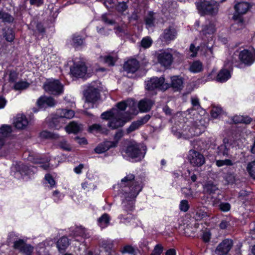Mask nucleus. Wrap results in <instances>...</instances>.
I'll list each match as a JSON object with an SVG mask.
<instances>
[{
  "label": "nucleus",
  "mask_w": 255,
  "mask_h": 255,
  "mask_svg": "<svg viewBox=\"0 0 255 255\" xmlns=\"http://www.w3.org/2000/svg\"><path fill=\"white\" fill-rule=\"evenodd\" d=\"M119 192L125 199L122 202L123 213L119 216L121 222L133 227L137 226L135 219L130 213L134 209V202L142 187L135 180V176L129 173L122 178L117 185Z\"/></svg>",
  "instance_id": "nucleus-1"
},
{
  "label": "nucleus",
  "mask_w": 255,
  "mask_h": 255,
  "mask_svg": "<svg viewBox=\"0 0 255 255\" xmlns=\"http://www.w3.org/2000/svg\"><path fill=\"white\" fill-rule=\"evenodd\" d=\"M146 150L145 146L137 143H132L129 144L122 153L124 158L137 162L144 158Z\"/></svg>",
  "instance_id": "nucleus-2"
},
{
  "label": "nucleus",
  "mask_w": 255,
  "mask_h": 255,
  "mask_svg": "<svg viewBox=\"0 0 255 255\" xmlns=\"http://www.w3.org/2000/svg\"><path fill=\"white\" fill-rule=\"evenodd\" d=\"M196 5L200 14L215 15L218 12L219 2L214 0H200Z\"/></svg>",
  "instance_id": "nucleus-3"
},
{
  "label": "nucleus",
  "mask_w": 255,
  "mask_h": 255,
  "mask_svg": "<svg viewBox=\"0 0 255 255\" xmlns=\"http://www.w3.org/2000/svg\"><path fill=\"white\" fill-rule=\"evenodd\" d=\"M75 115L74 112L69 109H59L57 110L55 117L52 120V123L54 125L53 127L56 129H59L62 125H59L56 123L63 124L64 119H71Z\"/></svg>",
  "instance_id": "nucleus-4"
},
{
  "label": "nucleus",
  "mask_w": 255,
  "mask_h": 255,
  "mask_svg": "<svg viewBox=\"0 0 255 255\" xmlns=\"http://www.w3.org/2000/svg\"><path fill=\"white\" fill-rule=\"evenodd\" d=\"M130 119L125 113L116 111V113L110 119L108 126L112 129L123 127Z\"/></svg>",
  "instance_id": "nucleus-5"
},
{
  "label": "nucleus",
  "mask_w": 255,
  "mask_h": 255,
  "mask_svg": "<svg viewBox=\"0 0 255 255\" xmlns=\"http://www.w3.org/2000/svg\"><path fill=\"white\" fill-rule=\"evenodd\" d=\"M43 87L46 92L54 95H59L63 91V86L59 81H46Z\"/></svg>",
  "instance_id": "nucleus-6"
},
{
  "label": "nucleus",
  "mask_w": 255,
  "mask_h": 255,
  "mask_svg": "<svg viewBox=\"0 0 255 255\" xmlns=\"http://www.w3.org/2000/svg\"><path fill=\"white\" fill-rule=\"evenodd\" d=\"M167 81H146L145 83V89L149 91L159 89L165 91L169 88V85Z\"/></svg>",
  "instance_id": "nucleus-7"
},
{
  "label": "nucleus",
  "mask_w": 255,
  "mask_h": 255,
  "mask_svg": "<svg viewBox=\"0 0 255 255\" xmlns=\"http://www.w3.org/2000/svg\"><path fill=\"white\" fill-rule=\"evenodd\" d=\"M188 159L190 163L194 166H201L205 162L204 156L194 150L189 151Z\"/></svg>",
  "instance_id": "nucleus-8"
},
{
  "label": "nucleus",
  "mask_w": 255,
  "mask_h": 255,
  "mask_svg": "<svg viewBox=\"0 0 255 255\" xmlns=\"http://www.w3.org/2000/svg\"><path fill=\"white\" fill-rule=\"evenodd\" d=\"M158 62L164 67H169L172 63L173 55L168 50L161 51L157 56Z\"/></svg>",
  "instance_id": "nucleus-9"
},
{
  "label": "nucleus",
  "mask_w": 255,
  "mask_h": 255,
  "mask_svg": "<svg viewBox=\"0 0 255 255\" xmlns=\"http://www.w3.org/2000/svg\"><path fill=\"white\" fill-rule=\"evenodd\" d=\"M236 13L233 15V19L239 20V22L242 23L243 20L241 15L246 13L250 8V5L248 2H239L235 5Z\"/></svg>",
  "instance_id": "nucleus-10"
},
{
  "label": "nucleus",
  "mask_w": 255,
  "mask_h": 255,
  "mask_svg": "<svg viewBox=\"0 0 255 255\" xmlns=\"http://www.w3.org/2000/svg\"><path fill=\"white\" fill-rule=\"evenodd\" d=\"M255 51H251L247 49L241 51L239 55L240 61L248 65L252 64L255 60Z\"/></svg>",
  "instance_id": "nucleus-11"
},
{
  "label": "nucleus",
  "mask_w": 255,
  "mask_h": 255,
  "mask_svg": "<svg viewBox=\"0 0 255 255\" xmlns=\"http://www.w3.org/2000/svg\"><path fill=\"white\" fill-rule=\"evenodd\" d=\"M84 95L86 99L87 104L94 103L96 102L100 97L99 91L97 88L89 87L85 91Z\"/></svg>",
  "instance_id": "nucleus-12"
},
{
  "label": "nucleus",
  "mask_w": 255,
  "mask_h": 255,
  "mask_svg": "<svg viewBox=\"0 0 255 255\" xmlns=\"http://www.w3.org/2000/svg\"><path fill=\"white\" fill-rule=\"evenodd\" d=\"M232 246L233 241L231 240H224L217 246L215 253L218 255H225L230 251Z\"/></svg>",
  "instance_id": "nucleus-13"
},
{
  "label": "nucleus",
  "mask_w": 255,
  "mask_h": 255,
  "mask_svg": "<svg viewBox=\"0 0 255 255\" xmlns=\"http://www.w3.org/2000/svg\"><path fill=\"white\" fill-rule=\"evenodd\" d=\"M86 71V67L84 63L82 62L79 64H74V66L70 68L71 74L75 78H83Z\"/></svg>",
  "instance_id": "nucleus-14"
},
{
  "label": "nucleus",
  "mask_w": 255,
  "mask_h": 255,
  "mask_svg": "<svg viewBox=\"0 0 255 255\" xmlns=\"http://www.w3.org/2000/svg\"><path fill=\"white\" fill-rule=\"evenodd\" d=\"M176 36L177 31L176 29L172 26H169L164 30L160 37L163 41L169 43L171 41L174 40Z\"/></svg>",
  "instance_id": "nucleus-15"
},
{
  "label": "nucleus",
  "mask_w": 255,
  "mask_h": 255,
  "mask_svg": "<svg viewBox=\"0 0 255 255\" xmlns=\"http://www.w3.org/2000/svg\"><path fill=\"white\" fill-rule=\"evenodd\" d=\"M17 249H18L23 255H31L34 248L31 245L26 244L23 240L19 239L17 240Z\"/></svg>",
  "instance_id": "nucleus-16"
},
{
  "label": "nucleus",
  "mask_w": 255,
  "mask_h": 255,
  "mask_svg": "<svg viewBox=\"0 0 255 255\" xmlns=\"http://www.w3.org/2000/svg\"><path fill=\"white\" fill-rule=\"evenodd\" d=\"M56 104V101L51 97L41 96L37 101V106L39 108H43L46 106L54 107Z\"/></svg>",
  "instance_id": "nucleus-17"
},
{
  "label": "nucleus",
  "mask_w": 255,
  "mask_h": 255,
  "mask_svg": "<svg viewBox=\"0 0 255 255\" xmlns=\"http://www.w3.org/2000/svg\"><path fill=\"white\" fill-rule=\"evenodd\" d=\"M139 66L138 62L136 59H133L129 60L125 63L124 69L128 73H133L137 71Z\"/></svg>",
  "instance_id": "nucleus-18"
},
{
  "label": "nucleus",
  "mask_w": 255,
  "mask_h": 255,
  "mask_svg": "<svg viewBox=\"0 0 255 255\" xmlns=\"http://www.w3.org/2000/svg\"><path fill=\"white\" fill-rule=\"evenodd\" d=\"M154 102L148 99H143L138 103V108L141 112H147L150 110Z\"/></svg>",
  "instance_id": "nucleus-19"
},
{
  "label": "nucleus",
  "mask_w": 255,
  "mask_h": 255,
  "mask_svg": "<svg viewBox=\"0 0 255 255\" xmlns=\"http://www.w3.org/2000/svg\"><path fill=\"white\" fill-rule=\"evenodd\" d=\"M65 129L68 133H77L82 130L83 126L75 122H71L65 128Z\"/></svg>",
  "instance_id": "nucleus-20"
},
{
  "label": "nucleus",
  "mask_w": 255,
  "mask_h": 255,
  "mask_svg": "<svg viewBox=\"0 0 255 255\" xmlns=\"http://www.w3.org/2000/svg\"><path fill=\"white\" fill-rule=\"evenodd\" d=\"M203 189L204 193L211 194H214L218 190V188L213 182L208 181L203 185Z\"/></svg>",
  "instance_id": "nucleus-21"
},
{
  "label": "nucleus",
  "mask_w": 255,
  "mask_h": 255,
  "mask_svg": "<svg viewBox=\"0 0 255 255\" xmlns=\"http://www.w3.org/2000/svg\"><path fill=\"white\" fill-rule=\"evenodd\" d=\"M36 170V168L34 166L22 165L19 168V172L22 177L24 178L25 176L33 174Z\"/></svg>",
  "instance_id": "nucleus-22"
},
{
  "label": "nucleus",
  "mask_w": 255,
  "mask_h": 255,
  "mask_svg": "<svg viewBox=\"0 0 255 255\" xmlns=\"http://www.w3.org/2000/svg\"><path fill=\"white\" fill-rule=\"evenodd\" d=\"M29 122L23 114L17 115V129H25L28 126Z\"/></svg>",
  "instance_id": "nucleus-23"
},
{
  "label": "nucleus",
  "mask_w": 255,
  "mask_h": 255,
  "mask_svg": "<svg viewBox=\"0 0 255 255\" xmlns=\"http://www.w3.org/2000/svg\"><path fill=\"white\" fill-rule=\"evenodd\" d=\"M12 129L11 126L2 125L0 127V137L6 139L11 136Z\"/></svg>",
  "instance_id": "nucleus-24"
},
{
  "label": "nucleus",
  "mask_w": 255,
  "mask_h": 255,
  "mask_svg": "<svg viewBox=\"0 0 255 255\" xmlns=\"http://www.w3.org/2000/svg\"><path fill=\"white\" fill-rule=\"evenodd\" d=\"M111 148H113V147H112V145L110 141H105L97 146L95 148V151L97 153H102Z\"/></svg>",
  "instance_id": "nucleus-25"
},
{
  "label": "nucleus",
  "mask_w": 255,
  "mask_h": 255,
  "mask_svg": "<svg viewBox=\"0 0 255 255\" xmlns=\"http://www.w3.org/2000/svg\"><path fill=\"white\" fill-rule=\"evenodd\" d=\"M49 159L48 158L46 159L42 158H33L32 162L35 164H39V167L44 170H47L49 168V164L48 163Z\"/></svg>",
  "instance_id": "nucleus-26"
},
{
  "label": "nucleus",
  "mask_w": 255,
  "mask_h": 255,
  "mask_svg": "<svg viewBox=\"0 0 255 255\" xmlns=\"http://www.w3.org/2000/svg\"><path fill=\"white\" fill-rule=\"evenodd\" d=\"M233 121L235 124L243 123L248 124L251 122L252 119L248 116H236L233 118Z\"/></svg>",
  "instance_id": "nucleus-27"
},
{
  "label": "nucleus",
  "mask_w": 255,
  "mask_h": 255,
  "mask_svg": "<svg viewBox=\"0 0 255 255\" xmlns=\"http://www.w3.org/2000/svg\"><path fill=\"white\" fill-rule=\"evenodd\" d=\"M89 131L90 132L97 131L102 133L108 134V130L105 128H103L99 124H93L90 126L89 128Z\"/></svg>",
  "instance_id": "nucleus-28"
},
{
  "label": "nucleus",
  "mask_w": 255,
  "mask_h": 255,
  "mask_svg": "<svg viewBox=\"0 0 255 255\" xmlns=\"http://www.w3.org/2000/svg\"><path fill=\"white\" fill-rule=\"evenodd\" d=\"M110 218L107 214H104L98 219V224L102 228L107 227L110 223Z\"/></svg>",
  "instance_id": "nucleus-29"
},
{
  "label": "nucleus",
  "mask_w": 255,
  "mask_h": 255,
  "mask_svg": "<svg viewBox=\"0 0 255 255\" xmlns=\"http://www.w3.org/2000/svg\"><path fill=\"white\" fill-rule=\"evenodd\" d=\"M69 246V241L67 237L61 238L57 242V247L59 251L64 250Z\"/></svg>",
  "instance_id": "nucleus-30"
},
{
  "label": "nucleus",
  "mask_w": 255,
  "mask_h": 255,
  "mask_svg": "<svg viewBox=\"0 0 255 255\" xmlns=\"http://www.w3.org/2000/svg\"><path fill=\"white\" fill-rule=\"evenodd\" d=\"M231 78V72L226 69H222L219 72L217 80H228Z\"/></svg>",
  "instance_id": "nucleus-31"
},
{
  "label": "nucleus",
  "mask_w": 255,
  "mask_h": 255,
  "mask_svg": "<svg viewBox=\"0 0 255 255\" xmlns=\"http://www.w3.org/2000/svg\"><path fill=\"white\" fill-rule=\"evenodd\" d=\"M182 192L187 198H197L198 197L197 192L194 191L191 188H183Z\"/></svg>",
  "instance_id": "nucleus-32"
},
{
  "label": "nucleus",
  "mask_w": 255,
  "mask_h": 255,
  "mask_svg": "<svg viewBox=\"0 0 255 255\" xmlns=\"http://www.w3.org/2000/svg\"><path fill=\"white\" fill-rule=\"evenodd\" d=\"M124 135V133L122 130L118 131L114 135V141H110L111 143L112 147H116L117 146L120 140L122 138V137Z\"/></svg>",
  "instance_id": "nucleus-33"
},
{
  "label": "nucleus",
  "mask_w": 255,
  "mask_h": 255,
  "mask_svg": "<svg viewBox=\"0 0 255 255\" xmlns=\"http://www.w3.org/2000/svg\"><path fill=\"white\" fill-rule=\"evenodd\" d=\"M40 136L43 138L56 139L58 137V135L47 130H43L40 133Z\"/></svg>",
  "instance_id": "nucleus-34"
},
{
  "label": "nucleus",
  "mask_w": 255,
  "mask_h": 255,
  "mask_svg": "<svg viewBox=\"0 0 255 255\" xmlns=\"http://www.w3.org/2000/svg\"><path fill=\"white\" fill-rule=\"evenodd\" d=\"M202 69V64L199 61H195L190 66V70L191 72L197 73L200 72Z\"/></svg>",
  "instance_id": "nucleus-35"
},
{
  "label": "nucleus",
  "mask_w": 255,
  "mask_h": 255,
  "mask_svg": "<svg viewBox=\"0 0 255 255\" xmlns=\"http://www.w3.org/2000/svg\"><path fill=\"white\" fill-rule=\"evenodd\" d=\"M218 153L219 154H222L225 156H228L229 155V147L228 144H222L218 147Z\"/></svg>",
  "instance_id": "nucleus-36"
},
{
  "label": "nucleus",
  "mask_w": 255,
  "mask_h": 255,
  "mask_svg": "<svg viewBox=\"0 0 255 255\" xmlns=\"http://www.w3.org/2000/svg\"><path fill=\"white\" fill-rule=\"evenodd\" d=\"M247 170L250 175L255 179V161H253L248 164Z\"/></svg>",
  "instance_id": "nucleus-37"
},
{
  "label": "nucleus",
  "mask_w": 255,
  "mask_h": 255,
  "mask_svg": "<svg viewBox=\"0 0 255 255\" xmlns=\"http://www.w3.org/2000/svg\"><path fill=\"white\" fill-rule=\"evenodd\" d=\"M155 18L151 12H149L148 14L145 18V21L146 26L148 27L154 26Z\"/></svg>",
  "instance_id": "nucleus-38"
},
{
  "label": "nucleus",
  "mask_w": 255,
  "mask_h": 255,
  "mask_svg": "<svg viewBox=\"0 0 255 255\" xmlns=\"http://www.w3.org/2000/svg\"><path fill=\"white\" fill-rule=\"evenodd\" d=\"M101 60H103L104 62L107 64L109 66H113L115 64V62L116 61V58L108 55L105 57L101 56L100 57Z\"/></svg>",
  "instance_id": "nucleus-39"
},
{
  "label": "nucleus",
  "mask_w": 255,
  "mask_h": 255,
  "mask_svg": "<svg viewBox=\"0 0 255 255\" xmlns=\"http://www.w3.org/2000/svg\"><path fill=\"white\" fill-rule=\"evenodd\" d=\"M152 43V40L150 37L146 36L142 38L140 42L141 46L144 48H149Z\"/></svg>",
  "instance_id": "nucleus-40"
},
{
  "label": "nucleus",
  "mask_w": 255,
  "mask_h": 255,
  "mask_svg": "<svg viewBox=\"0 0 255 255\" xmlns=\"http://www.w3.org/2000/svg\"><path fill=\"white\" fill-rule=\"evenodd\" d=\"M170 83H167L169 84V86L173 88L176 91H178L181 89L182 87V81H169Z\"/></svg>",
  "instance_id": "nucleus-41"
},
{
  "label": "nucleus",
  "mask_w": 255,
  "mask_h": 255,
  "mask_svg": "<svg viewBox=\"0 0 255 255\" xmlns=\"http://www.w3.org/2000/svg\"><path fill=\"white\" fill-rule=\"evenodd\" d=\"M83 43V38L79 35H74L72 38V44L75 47L81 46Z\"/></svg>",
  "instance_id": "nucleus-42"
},
{
  "label": "nucleus",
  "mask_w": 255,
  "mask_h": 255,
  "mask_svg": "<svg viewBox=\"0 0 255 255\" xmlns=\"http://www.w3.org/2000/svg\"><path fill=\"white\" fill-rule=\"evenodd\" d=\"M231 206L228 202H222L219 205L218 209L222 212H227L231 210Z\"/></svg>",
  "instance_id": "nucleus-43"
},
{
  "label": "nucleus",
  "mask_w": 255,
  "mask_h": 255,
  "mask_svg": "<svg viewBox=\"0 0 255 255\" xmlns=\"http://www.w3.org/2000/svg\"><path fill=\"white\" fill-rule=\"evenodd\" d=\"M216 164L218 167H221L224 165H232L233 162L230 159L218 160L216 161Z\"/></svg>",
  "instance_id": "nucleus-44"
},
{
  "label": "nucleus",
  "mask_w": 255,
  "mask_h": 255,
  "mask_svg": "<svg viewBox=\"0 0 255 255\" xmlns=\"http://www.w3.org/2000/svg\"><path fill=\"white\" fill-rule=\"evenodd\" d=\"M215 30L214 24L210 23L209 25H206L204 26L203 32L204 34H211L214 32Z\"/></svg>",
  "instance_id": "nucleus-45"
},
{
  "label": "nucleus",
  "mask_w": 255,
  "mask_h": 255,
  "mask_svg": "<svg viewBox=\"0 0 255 255\" xmlns=\"http://www.w3.org/2000/svg\"><path fill=\"white\" fill-rule=\"evenodd\" d=\"M189 208L188 201L186 200H181L179 204V209L181 211L187 212Z\"/></svg>",
  "instance_id": "nucleus-46"
},
{
  "label": "nucleus",
  "mask_w": 255,
  "mask_h": 255,
  "mask_svg": "<svg viewBox=\"0 0 255 255\" xmlns=\"http://www.w3.org/2000/svg\"><path fill=\"white\" fill-rule=\"evenodd\" d=\"M0 19L4 22H11L13 18L9 14L0 11Z\"/></svg>",
  "instance_id": "nucleus-47"
},
{
  "label": "nucleus",
  "mask_w": 255,
  "mask_h": 255,
  "mask_svg": "<svg viewBox=\"0 0 255 255\" xmlns=\"http://www.w3.org/2000/svg\"><path fill=\"white\" fill-rule=\"evenodd\" d=\"M116 113V111H107L101 114V118L105 120H109L114 116Z\"/></svg>",
  "instance_id": "nucleus-48"
},
{
  "label": "nucleus",
  "mask_w": 255,
  "mask_h": 255,
  "mask_svg": "<svg viewBox=\"0 0 255 255\" xmlns=\"http://www.w3.org/2000/svg\"><path fill=\"white\" fill-rule=\"evenodd\" d=\"M140 126H141V125L140 123L138 122V121L133 122L127 129V131L128 133L132 132L135 130V129L138 128Z\"/></svg>",
  "instance_id": "nucleus-49"
},
{
  "label": "nucleus",
  "mask_w": 255,
  "mask_h": 255,
  "mask_svg": "<svg viewBox=\"0 0 255 255\" xmlns=\"http://www.w3.org/2000/svg\"><path fill=\"white\" fill-rule=\"evenodd\" d=\"M222 109L220 107H214L211 111V115L213 118H217L222 113Z\"/></svg>",
  "instance_id": "nucleus-50"
},
{
  "label": "nucleus",
  "mask_w": 255,
  "mask_h": 255,
  "mask_svg": "<svg viewBox=\"0 0 255 255\" xmlns=\"http://www.w3.org/2000/svg\"><path fill=\"white\" fill-rule=\"evenodd\" d=\"M8 243L13 244V247L14 248H16V240H15V235L14 233H11L8 235L7 238Z\"/></svg>",
  "instance_id": "nucleus-51"
},
{
  "label": "nucleus",
  "mask_w": 255,
  "mask_h": 255,
  "mask_svg": "<svg viewBox=\"0 0 255 255\" xmlns=\"http://www.w3.org/2000/svg\"><path fill=\"white\" fill-rule=\"evenodd\" d=\"M29 85V84L25 81H20L19 82H17V90L25 89Z\"/></svg>",
  "instance_id": "nucleus-52"
},
{
  "label": "nucleus",
  "mask_w": 255,
  "mask_h": 255,
  "mask_svg": "<svg viewBox=\"0 0 255 255\" xmlns=\"http://www.w3.org/2000/svg\"><path fill=\"white\" fill-rule=\"evenodd\" d=\"M5 37L7 41L11 42L14 38V33L11 29H8L5 33Z\"/></svg>",
  "instance_id": "nucleus-53"
},
{
  "label": "nucleus",
  "mask_w": 255,
  "mask_h": 255,
  "mask_svg": "<svg viewBox=\"0 0 255 255\" xmlns=\"http://www.w3.org/2000/svg\"><path fill=\"white\" fill-rule=\"evenodd\" d=\"M163 251V247L160 245L155 246L151 255H160Z\"/></svg>",
  "instance_id": "nucleus-54"
},
{
  "label": "nucleus",
  "mask_w": 255,
  "mask_h": 255,
  "mask_svg": "<svg viewBox=\"0 0 255 255\" xmlns=\"http://www.w3.org/2000/svg\"><path fill=\"white\" fill-rule=\"evenodd\" d=\"M59 146L60 148L65 150H70L71 149L70 145L65 140H62L61 141L59 144Z\"/></svg>",
  "instance_id": "nucleus-55"
},
{
  "label": "nucleus",
  "mask_w": 255,
  "mask_h": 255,
  "mask_svg": "<svg viewBox=\"0 0 255 255\" xmlns=\"http://www.w3.org/2000/svg\"><path fill=\"white\" fill-rule=\"evenodd\" d=\"M45 179L47 181V182L50 184L51 187H53L55 184V182L54 179L52 177V176L49 174H47L45 176Z\"/></svg>",
  "instance_id": "nucleus-56"
},
{
  "label": "nucleus",
  "mask_w": 255,
  "mask_h": 255,
  "mask_svg": "<svg viewBox=\"0 0 255 255\" xmlns=\"http://www.w3.org/2000/svg\"><path fill=\"white\" fill-rule=\"evenodd\" d=\"M212 205L213 207H217L218 208L219 207L220 204L221 203L222 201H221L220 199H219L218 197H212Z\"/></svg>",
  "instance_id": "nucleus-57"
},
{
  "label": "nucleus",
  "mask_w": 255,
  "mask_h": 255,
  "mask_svg": "<svg viewBox=\"0 0 255 255\" xmlns=\"http://www.w3.org/2000/svg\"><path fill=\"white\" fill-rule=\"evenodd\" d=\"M211 234L209 231H205L202 235V239L205 242H208L210 240Z\"/></svg>",
  "instance_id": "nucleus-58"
},
{
  "label": "nucleus",
  "mask_w": 255,
  "mask_h": 255,
  "mask_svg": "<svg viewBox=\"0 0 255 255\" xmlns=\"http://www.w3.org/2000/svg\"><path fill=\"white\" fill-rule=\"evenodd\" d=\"M128 8L127 5L125 2H120L117 6V9L121 12L125 11Z\"/></svg>",
  "instance_id": "nucleus-59"
},
{
  "label": "nucleus",
  "mask_w": 255,
  "mask_h": 255,
  "mask_svg": "<svg viewBox=\"0 0 255 255\" xmlns=\"http://www.w3.org/2000/svg\"><path fill=\"white\" fill-rule=\"evenodd\" d=\"M128 106V104L125 101L120 102L117 104L118 108L123 111H125Z\"/></svg>",
  "instance_id": "nucleus-60"
},
{
  "label": "nucleus",
  "mask_w": 255,
  "mask_h": 255,
  "mask_svg": "<svg viewBox=\"0 0 255 255\" xmlns=\"http://www.w3.org/2000/svg\"><path fill=\"white\" fill-rule=\"evenodd\" d=\"M198 50V48L196 47L193 44H191L190 47V51L192 54L191 55V56L194 57L196 56V54Z\"/></svg>",
  "instance_id": "nucleus-61"
},
{
  "label": "nucleus",
  "mask_w": 255,
  "mask_h": 255,
  "mask_svg": "<svg viewBox=\"0 0 255 255\" xmlns=\"http://www.w3.org/2000/svg\"><path fill=\"white\" fill-rule=\"evenodd\" d=\"M149 115H146L143 117L141 118L138 122L140 123L141 126L146 123L150 118Z\"/></svg>",
  "instance_id": "nucleus-62"
},
{
  "label": "nucleus",
  "mask_w": 255,
  "mask_h": 255,
  "mask_svg": "<svg viewBox=\"0 0 255 255\" xmlns=\"http://www.w3.org/2000/svg\"><path fill=\"white\" fill-rule=\"evenodd\" d=\"M133 248L129 246H125L122 250V252L125 253H132L133 252Z\"/></svg>",
  "instance_id": "nucleus-63"
},
{
  "label": "nucleus",
  "mask_w": 255,
  "mask_h": 255,
  "mask_svg": "<svg viewBox=\"0 0 255 255\" xmlns=\"http://www.w3.org/2000/svg\"><path fill=\"white\" fill-rule=\"evenodd\" d=\"M75 140L77 141V143L81 145H84L87 144V141L85 137L80 138L77 137L75 138Z\"/></svg>",
  "instance_id": "nucleus-64"
}]
</instances>
